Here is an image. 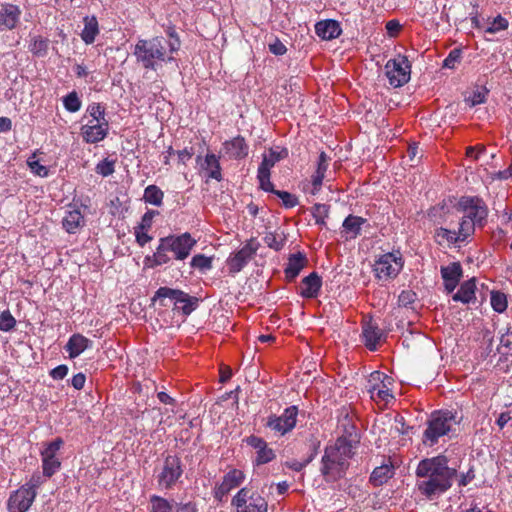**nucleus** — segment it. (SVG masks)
I'll return each mask as SVG.
<instances>
[{
  "label": "nucleus",
  "mask_w": 512,
  "mask_h": 512,
  "mask_svg": "<svg viewBox=\"0 0 512 512\" xmlns=\"http://www.w3.org/2000/svg\"><path fill=\"white\" fill-rule=\"evenodd\" d=\"M445 455L424 458L419 461L415 474L416 487L421 495L433 501L445 494L457 477V469L449 466Z\"/></svg>",
  "instance_id": "f257e3e1"
},
{
  "label": "nucleus",
  "mask_w": 512,
  "mask_h": 512,
  "mask_svg": "<svg viewBox=\"0 0 512 512\" xmlns=\"http://www.w3.org/2000/svg\"><path fill=\"white\" fill-rule=\"evenodd\" d=\"M354 443L353 440L340 437L325 448L320 471L326 481H336L345 475L349 466L348 460L353 455Z\"/></svg>",
  "instance_id": "f03ea898"
},
{
  "label": "nucleus",
  "mask_w": 512,
  "mask_h": 512,
  "mask_svg": "<svg viewBox=\"0 0 512 512\" xmlns=\"http://www.w3.org/2000/svg\"><path fill=\"white\" fill-rule=\"evenodd\" d=\"M460 421L461 417L456 411L446 409L433 412L423 433L422 443L427 447L434 446L441 437L453 431Z\"/></svg>",
  "instance_id": "7ed1b4c3"
},
{
  "label": "nucleus",
  "mask_w": 512,
  "mask_h": 512,
  "mask_svg": "<svg viewBox=\"0 0 512 512\" xmlns=\"http://www.w3.org/2000/svg\"><path fill=\"white\" fill-rule=\"evenodd\" d=\"M133 55L145 69L156 70L158 62L166 59L164 39L162 37L139 39L134 46Z\"/></svg>",
  "instance_id": "20e7f679"
},
{
  "label": "nucleus",
  "mask_w": 512,
  "mask_h": 512,
  "mask_svg": "<svg viewBox=\"0 0 512 512\" xmlns=\"http://www.w3.org/2000/svg\"><path fill=\"white\" fill-rule=\"evenodd\" d=\"M152 302H158L162 307L173 305L174 309L180 310L183 315L188 316L198 307L199 299L182 290L160 287L152 297Z\"/></svg>",
  "instance_id": "39448f33"
},
{
  "label": "nucleus",
  "mask_w": 512,
  "mask_h": 512,
  "mask_svg": "<svg viewBox=\"0 0 512 512\" xmlns=\"http://www.w3.org/2000/svg\"><path fill=\"white\" fill-rule=\"evenodd\" d=\"M404 265L399 252H388L378 257L373 265V271L377 279L387 281L395 278Z\"/></svg>",
  "instance_id": "423d86ee"
},
{
  "label": "nucleus",
  "mask_w": 512,
  "mask_h": 512,
  "mask_svg": "<svg viewBox=\"0 0 512 512\" xmlns=\"http://www.w3.org/2000/svg\"><path fill=\"white\" fill-rule=\"evenodd\" d=\"M231 505L236 512H267L268 503L260 494L241 488L232 498Z\"/></svg>",
  "instance_id": "0eeeda50"
},
{
  "label": "nucleus",
  "mask_w": 512,
  "mask_h": 512,
  "mask_svg": "<svg viewBox=\"0 0 512 512\" xmlns=\"http://www.w3.org/2000/svg\"><path fill=\"white\" fill-rule=\"evenodd\" d=\"M183 474L182 463L178 456L168 455L157 473V483L161 489H171Z\"/></svg>",
  "instance_id": "6e6552de"
},
{
  "label": "nucleus",
  "mask_w": 512,
  "mask_h": 512,
  "mask_svg": "<svg viewBox=\"0 0 512 512\" xmlns=\"http://www.w3.org/2000/svg\"><path fill=\"white\" fill-rule=\"evenodd\" d=\"M463 212L461 221H470L475 226H482L488 215V209L484 201L478 197H462L458 203Z\"/></svg>",
  "instance_id": "1a4fd4ad"
},
{
  "label": "nucleus",
  "mask_w": 512,
  "mask_h": 512,
  "mask_svg": "<svg viewBox=\"0 0 512 512\" xmlns=\"http://www.w3.org/2000/svg\"><path fill=\"white\" fill-rule=\"evenodd\" d=\"M385 72L390 85L401 87L410 79L411 66L405 56L399 55L386 63Z\"/></svg>",
  "instance_id": "9d476101"
},
{
  "label": "nucleus",
  "mask_w": 512,
  "mask_h": 512,
  "mask_svg": "<svg viewBox=\"0 0 512 512\" xmlns=\"http://www.w3.org/2000/svg\"><path fill=\"white\" fill-rule=\"evenodd\" d=\"M298 408L297 406H290L284 412L277 415H270L266 418L265 426L272 430L274 433L283 436L292 431L297 422Z\"/></svg>",
  "instance_id": "9b49d317"
},
{
  "label": "nucleus",
  "mask_w": 512,
  "mask_h": 512,
  "mask_svg": "<svg viewBox=\"0 0 512 512\" xmlns=\"http://www.w3.org/2000/svg\"><path fill=\"white\" fill-rule=\"evenodd\" d=\"M162 239L165 242L166 248L173 253L174 258L180 261L185 260L190 255L197 242L188 232L163 237Z\"/></svg>",
  "instance_id": "f8f14e48"
},
{
  "label": "nucleus",
  "mask_w": 512,
  "mask_h": 512,
  "mask_svg": "<svg viewBox=\"0 0 512 512\" xmlns=\"http://www.w3.org/2000/svg\"><path fill=\"white\" fill-rule=\"evenodd\" d=\"M473 234V223L470 221H460L458 230L439 228L436 230L435 237L439 244L455 245L464 242Z\"/></svg>",
  "instance_id": "ddd939ff"
},
{
  "label": "nucleus",
  "mask_w": 512,
  "mask_h": 512,
  "mask_svg": "<svg viewBox=\"0 0 512 512\" xmlns=\"http://www.w3.org/2000/svg\"><path fill=\"white\" fill-rule=\"evenodd\" d=\"M63 445L61 438H56L52 442L48 443L46 447L41 451L43 476L50 478L53 476L61 467V462L57 457V453Z\"/></svg>",
  "instance_id": "4468645a"
},
{
  "label": "nucleus",
  "mask_w": 512,
  "mask_h": 512,
  "mask_svg": "<svg viewBox=\"0 0 512 512\" xmlns=\"http://www.w3.org/2000/svg\"><path fill=\"white\" fill-rule=\"evenodd\" d=\"M385 381L390 383V378L385 376L383 373L375 371L371 374L367 390L372 400L389 403L394 399L393 394Z\"/></svg>",
  "instance_id": "2eb2a0df"
},
{
  "label": "nucleus",
  "mask_w": 512,
  "mask_h": 512,
  "mask_svg": "<svg viewBox=\"0 0 512 512\" xmlns=\"http://www.w3.org/2000/svg\"><path fill=\"white\" fill-rule=\"evenodd\" d=\"M36 496L37 492L29 491L21 486L10 494L7 501V509L9 512H27Z\"/></svg>",
  "instance_id": "dca6fc26"
},
{
  "label": "nucleus",
  "mask_w": 512,
  "mask_h": 512,
  "mask_svg": "<svg viewBox=\"0 0 512 512\" xmlns=\"http://www.w3.org/2000/svg\"><path fill=\"white\" fill-rule=\"evenodd\" d=\"M22 11L19 6L12 3L0 4V32L10 31L20 22Z\"/></svg>",
  "instance_id": "f3484780"
},
{
  "label": "nucleus",
  "mask_w": 512,
  "mask_h": 512,
  "mask_svg": "<svg viewBox=\"0 0 512 512\" xmlns=\"http://www.w3.org/2000/svg\"><path fill=\"white\" fill-rule=\"evenodd\" d=\"M440 273L445 290L448 293L455 290L463 276L462 266L459 262H452L446 266H441Z\"/></svg>",
  "instance_id": "a211bd4d"
},
{
  "label": "nucleus",
  "mask_w": 512,
  "mask_h": 512,
  "mask_svg": "<svg viewBox=\"0 0 512 512\" xmlns=\"http://www.w3.org/2000/svg\"><path fill=\"white\" fill-rule=\"evenodd\" d=\"M362 337L369 350H376L379 342L384 337L383 331L372 320L363 323Z\"/></svg>",
  "instance_id": "6ab92c4d"
},
{
  "label": "nucleus",
  "mask_w": 512,
  "mask_h": 512,
  "mask_svg": "<svg viewBox=\"0 0 512 512\" xmlns=\"http://www.w3.org/2000/svg\"><path fill=\"white\" fill-rule=\"evenodd\" d=\"M488 96L489 90L485 86H475L464 92V108L474 109L477 106L486 103Z\"/></svg>",
  "instance_id": "aec40b11"
},
{
  "label": "nucleus",
  "mask_w": 512,
  "mask_h": 512,
  "mask_svg": "<svg viewBox=\"0 0 512 512\" xmlns=\"http://www.w3.org/2000/svg\"><path fill=\"white\" fill-rule=\"evenodd\" d=\"M223 153L229 158L241 159L248 154V145L243 137L237 136L223 144Z\"/></svg>",
  "instance_id": "412c9836"
},
{
  "label": "nucleus",
  "mask_w": 512,
  "mask_h": 512,
  "mask_svg": "<svg viewBox=\"0 0 512 512\" xmlns=\"http://www.w3.org/2000/svg\"><path fill=\"white\" fill-rule=\"evenodd\" d=\"M315 32L323 40H332L340 36L342 29L336 20L328 19L317 22Z\"/></svg>",
  "instance_id": "4be33fe9"
},
{
  "label": "nucleus",
  "mask_w": 512,
  "mask_h": 512,
  "mask_svg": "<svg viewBox=\"0 0 512 512\" xmlns=\"http://www.w3.org/2000/svg\"><path fill=\"white\" fill-rule=\"evenodd\" d=\"M321 286V277L316 272H312L302 280L300 295L304 298H315L318 296Z\"/></svg>",
  "instance_id": "5701e85b"
},
{
  "label": "nucleus",
  "mask_w": 512,
  "mask_h": 512,
  "mask_svg": "<svg viewBox=\"0 0 512 512\" xmlns=\"http://www.w3.org/2000/svg\"><path fill=\"white\" fill-rule=\"evenodd\" d=\"M92 346V341L81 334H73L65 345L71 359L78 357L87 348Z\"/></svg>",
  "instance_id": "b1692460"
},
{
  "label": "nucleus",
  "mask_w": 512,
  "mask_h": 512,
  "mask_svg": "<svg viewBox=\"0 0 512 512\" xmlns=\"http://www.w3.org/2000/svg\"><path fill=\"white\" fill-rule=\"evenodd\" d=\"M288 156V151L285 148L270 149L268 155L263 156V160L258 167L262 177L267 178L268 172L275 165L276 162Z\"/></svg>",
  "instance_id": "393cba45"
},
{
  "label": "nucleus",
  "mask_w": 512,
  "mask_h": 512,
  "mask_svg": "<svg viewBox=\"0 0 512 512\" xmlns=\"http://www.w3.org/2000/svg\"><path fill=\"white\" fill-rule=\"evenodd\" d=\"M254 251L249 246H245L228 259L230 273L240 272L248 261L252 258Z\"/></svg>",
  "instance_id": "a878e982"
},
{
  "label": "nucleus",
  "mask_w": 512,
  "mask_h": 512,
  "mask_svg": "<svg viewBox=\"0 0 512 512\" xmlns=\"http://www.w3.org/2000/svg\"><path fill=\"white\" fill-rule=\"evenodd\" d=\"M329 160L330 159L325 152L320 153L316 171L312 176L313 194L317 193L321 188L322 182L325 178V174L329 166Z\"/></svg>",
  "instance_id": "bb28decb"
},
{
  "label": "nucleus",
  "mask_w": 512,
  "mask_h": 512,
  "mask_svg": "<svg viewBox=\"0 0 512 512\" xmlns=\"http://www.w3.org/2000/svg\"><path fill=\"white\" fill-rule=\"evenodd\" d=\"M475 290V279L467 280L461 284L460 289L452 296V299L456 302L469 304L476 300Z\"/></svg>",
  "instance_id": "cd10ccee"
},
{
  "label": "nucleus",
  "mask_w": 512,
  "mask_h": 512,
  "mask_svg": "<svg viewBox=\"0 0 512 512\" xmlns=\"http://www.w3.org/2000/svg\"><path fill=\"white\" fill-rule=\"evenodd\" d=\"M84 224V217L81 214L79 209H71L68 210L62 220L63 228L68 233H76L77 230L83 226Z\"/></svg>",
  "instance_id": "c85d7f7f"
},
{
  "label": "nucleus",
  "mask_w": 512,
  "mask_h": 512,
  "mask_svg": "<svg viewBox=\"0 0 512 512\" xmlns=\"http://www.w3.org/2000/svg\"><path fill=\"white\" fill-rule=\"evenodd\" d=\"M306 265V257L302 253L292 254L285 268L286 278L293 280Z\"/></svg>",
  "instance_id": "c756f323"
},
{
  "label": "nucleus",
  "mask_w": 512,
  "mask_h": 512,
  "mask_svg": "<svg viewBox=\"0 0 512 512\" xmlns=\"http://www.w3.org/2000/svg\"><path fill=\"white\" fill-rule=\"evenodd\" d=\"M366 223V219L349 215L345 218L343 221L342 227H343V233L346 234V238H356L360 232L362 225Z\"/></svg>",
  "instance_id": "7c9ffc66"
},
{
  "label": "nucleus",
  "mask_w": 512,
  "mask_h": 512,
  "mask_svg": "<svg viewBox=\"0 0 512 512\" xmlns=\"http://www.w3.org/2000/svg\"><path fill=\"white\" fill-rule=\"evenodd\" d=\"M99 33L98 21L95 16L84 18V29L81 32V39L85 44H92Z\"/></svg>",
  "instance_id": "2f4dec72"
},
{
  "label": "nucleus",
  "mask_w": 512,
  "mask_h": 512,
  "mask_svg": "<svg viewBox=\"0 0 512 512\" xmlns=\"http://www.w3.org/2000/svg\"><path fill=\"white\" fill-rule=\"evenodd\" d=\"M394 475V468L392 465H381L376 467L370 476V482L374 486H381L386 483Z\"/></svg>",
  "instance_id": "473e14b6"
},
{
  "label": "nucleus",
  "mask_w": 512,
  "mask_h": 512,
  "mask_svg": "<svg viewBox=\"0 0 512 512\" xmlns=\"http://www.w3.org/2000/svg\"><path fill=\"white\" fill-rule=\"evenodd\" d=\"M87 112L96 123L93 125H84L82 128H102L108 125V120L105 118V110L101 104L93 103L89 105Z\"/></svg>",
  "instance_id": "72a5a7b5"
},
{
  "label": "nucleus",
  "mask_w": 512,
  "mask_h": 512,
  "mask_svg": "<svg viewBox=\"0 0 512 512\" xmlns=\"http://www.w3.org/2000/svg\"><path fill=\"white\" fill-rule=\"evenodd\" d=\"M149 512H174L175 503L158 495L150 496Z\"/></svg>",
  "instance_id": "f704fd0d"
},
{
  "label": "nucleus",
  "mask_w": 512,
  "mask_h": 512,
  "mask_svg": "<svg viewBox=\"0 0 512 512\" xmlns=\"http://www.w3.org/2000/svg\"><path fill=\"white\" fill-rule=\"evenodd\" d=\"M49 40L41 36H33L30 39L28 49L36 57H45L48 52Z\"/></svg>",
  "instance_id": "c9c22d12"
},
{
  "label": "nucleus",
  "mask_w": 512,
  "mask_h": 512,
  "mask_svg": "<svg viewBox=\"0 0 512 512\" xmlns=\"http://www.w3.org/2000/svg\"><path fill=\"white\" fill-rule=\"evenodd\" d=\"M245 479L242 471L233 469L226 473L223 477L221 484H223L229 491L240 486Z\"/></svg>",
  "instance_id": "e433bc0d"
},
{
  "label": "nucleus",
  "mask_w": 512,
  "mask_h": 512,
  "mask_svg": "<svg viewBox=\"0 0 512 512\" xmlns=\"http://www.w3.org/2000/svg\"><path fill=\"white\" fill-rule=\"evenodd\" d=\"M205 171L209 178L220 181L221 168L218 158L214 154H207L205 157Z\"/></svg>",
  "instance_id": "4c0bfd02"
},
{
  "label": "nucleus",
  "mask_w": 512,
  "mask_h": 512,
  "mask_svg": "<svg viewBox=\"0 0 512 512\" xmlns=\"http://www.w3.org/2000/svg\"><path fill=\"white\" fill-rule=\"evenodd\" d=\"M164 194L156 185H149L144 190V201L154 206H161Z\"/></svg>",
  "instance_id": "58836bf2"
},
{
  "label": "nucleus",
  "mask_w": 512,
  "mask_h": 512,
  "mask_svg": "<svg viewBox=\"0 0 512 512\" xmlns=\"http://www.w3.org/2000/svg\"><path fill=\"white\" fill-rule=\"evenodd\" d=\"M286 241V236L283 232H269L264 237L265 244L274 249L275 251H279L283 248Z\"/></svg>",
  "instance_id": "ea45409f"
},
{
  "label": "nucleus",
  "mask_w": 512,
  "mask_h": 512,
  "mask_svg": "<svg viewBox=\"0 0 512 512\" xmlns=\"http://www.w3.org/2000/svg\"><path fill=\"white\" fill-rule=\"evenodd\" d=\"M169 251L168 248H166L164 240L161 238L159 241V245L153 254L152 258H147L148 260H153V265L155 266H161L164 264H167L170 261V257L167 255V252Z\"/></svg>",
  "instance_id": "a19ab883"
},
{
  "label": "nucleus",
  "mask_w": 512,
  "mask_h": 512,
  "mask_svg": "<svg viewBox=\"0 0 512 512\" xmlns=\"http://www.w3.org/2000/svg\"><path fill=\"white\" fill-rule=\"evenodd\" d=\"M27 165L33 174H35L39 177H47L48 176V168L39 163L36 153H33L27 159Z\"/></svg>",
  "instance_id": "79ce46f5"
},
{
  "label": "nucleus",
  "mask_w": 512,
  "mask_h": 512,
  "mask_svg": "<svg viewBox=\"0 0 512 512\" xmlns=\"http://www.w3.org/2000/svg\"><path fill=\"white\" fill-rule=\"evenodd\" d=\"M81 104H82V102H81L76 91H72V92L68 93L63 98V105H64L65 109L69 112L79 111L81 108Z\"/></svg>",
  "instance_id": "37998d69"
},
{
  "label": "nucleus",
  "mask_w": 512,
  "mask_h": 512,
  "mask_svg": "<svg viewBox=\"0 0 512 512\" xmlns=\"http://www.w3.org/2000/svg\"><path fill=\"white\" fill-rule=\"evenodd\" d=\"M491 306L494 309V311L498 313H502L507 308V299L504 293H501L499 291H493L491 293Z\"/></svg>",
  "instance_id": "c03bdc74"
},
{
  "label": "nucleus",
  "mask_w": 512,
  "mask_h": 512,
  "mask_svg": "<svg viewBox=\"0 0 512 512\" xmlns=\"http://www.w3.org/2000/svg\"><path fill=\"white\" fill-rule=\"evenodd\" d=\"M190 265L192 268L205 272L212 268V260L203 254H197L191 259Z\"/></svg>",
  "instance_id": "a18cd8bd"
},
{
  "label": "nucleus",
  "mask_w": 512,
  "mask_h": 512,
  "mask_svg": "<svg viewBox=\"0 0 512 512\" xmlns=\"http://www.w3.org/2000/svg\"><path fill=\"white\" fill-rule=\"evenodd\" d=\"M508 26H509L508 20L506 18L502 17L501 15H498L490 22L488 27L485 29V33L495 34L500 31L506 30L508 28Z\"/></svg>",
  "instance_id": "49530a36"
},
{
  "label": "nucleus",
  "mask_w": 512,
  "mask_h": 512,
  "mask_svg": "<svg viewBox=\"0 0 512 512\" xmlns=\"http://www.w3.org/2000/svg\"><path fill=\"white\" fill-rule=\"evenodd\" d=\"M16 325V320L9 310H5L0 314V331H11Z\"/></svg>",
  "instance_id": "de8ad7c7"
},
{
  "label": "nucleus",
  "mask_w": 512,
  "mask_h": 512,
  "mask_svg": "<svg viewBox=\"0 0 512 512\" xmlns=\"http://www.w3.org/2000/svg\"><path fill=\"white\" fill-rule=\"evenodd\" d=\"M312 216L316 224L324 225L325 218L328 216V206L325 204H315L312 207Z\"/></svg>",
  "instance_id": "09e8293b"
},
{
  "label": "nucleus",
  "mask_w": 512,
  "mask_h": 512,
  "mask_svg": "<svg viewBox=\"0 0 512 512\" xmlns=\"http://www.w3.org/2000/svg\"><path fill=\"white\" fill-rule=\"evenodd\" d=\"M274 458H275L274 451L271 448H269L268 445H266L261 450L256 452L255 463L257 465H263V464L269 463Z\"/></svg>",
  "instance_id": "8fccbe9b"
},
{
  "label": "nucleus",
  "mask_w": 512,
  "mask_h": 512,
  "mask_svg": "<svg viewBox=\"0 0 512 512\" xmlns=\"http://www.w3.org/2000/svg\"><path fill=\"white\" fill-rule=\"evenodd\" d=\"M106 130H85L82 138L87 143H97L106 137Z\"/></svg>",
  "instance_id": "3c124183"
},
{
  "label": "nucleus",
  "mask_w": 512,
  "mask_h": 512,
  "mask_svg": "<svg viewBox=\"0 0 512 512\" xmlns=\"http://www.w3.org/2000/svg\"><path fill=\"white\" fill-rule=\"evenodd\" d=\"M97 174L107 177L114 173V161L109 159H104L100 161L95 168Z\"/></svg>",
  "instance_id": "603ef678"
},
{
  "label": "nucleus",
  "mask_w": 512,
  "mask_h": 512,
  "mask_svg": "<svg viewBox=\"0 0 512 512\" xmlns=\"http://www.w3.org/2000/svg\"><path fill=\"white\" fill-rule=\"evenodd\" d=\"M44 476L40 473H34L29 481L22 485L23 488H27L29 491L37 492V489L44 483Z\"/></svg>",
  "instance_id": "864d4df0"
},
{
  "label": "nucleus",
  "mask_w": 512,
  "mask_h": 512,
  "mask_svg": "<svg viewBox=\"0 0 512 512\" xmlns=\"http://www.w3.org/2000/svg\"><path fill=\"white\" fill-rule=\"evenodd\" d=\"M275 194L282 200L286 208H292L298 204L297 198L289 192L278 190L275 191Z\"/></svg>",
  "instance_id": "5fc2aeb1"
},
{
  "label": "nucleus",
  "mask_w": 512,
  "mask_h": 512,
  "mask_svg": "<svg viewBox=\"0 0 512 512\" xmlns=\"http://www.w3.org/2000/svg\"><path fill=\"white\" fill-rule=\"evenodd\" d=\"M461 52L458 49L452 50L443 61V67L453 69L460 62Z\"/></svg>",
  "instance_id": "6e6d98bb"
},
{
  "label": "nucleus",
  "mask_w": 512,
  "mask_h": 512,
  "mask_svg": "<svg viewBox=\"0 0 512 512\" xmlns=\"http://www.w3.org/2000/svg\"><path fill=\"white\" fill-rule=\"evenodd\" d=\"M159 212L155 210H148L141 218V222L137 225V227L142 230H149L152 226L153 219Z\"/></svg>",
  "instance_id": "4d7b16f0"
},
{
  "label": "nucleus",
  "mask_w": 512,
  "mask_h": 512,
  "mask_svg": "<svg viewBox=\"0 0 512 512\" xmlns=\"http://www.w3.org/2000/svg\"><path fill=\"white\" fill-rule=\"evenodd\" d=\"M147 231L148 230H142L141 228H139L137 226L134 228V235L136 238V242L141 247H143L144 245H146L148 242H150L152 240V237L150 235H148Z\"/></svg>",
  "instance_id": "13d9d810"
},
{
  "label": "nucleus",
  "mask_w": 512,
  "mask_h": 512,
  "mask_svg": "<svg viewBox=\"0 0 512 512\" xmlns=\"http://www.w3.org/2000/svg\"><path fill=\"white\" fill-rule=\"evenodd\" d=\"M269 51L274 55L281 56L286 53V46L278 39H275L273 43L269 44Z\"/></svg>",
  "instance_id": "bf43d9fd"
},
{
  "label": "nucleus",
  "mask_w": 512,
  "mask_h": 512,
  "mask_svg": "<svg viewBox=\"0 0 512 512\" xmlns=\"http://www.w3.org/2000/svg\"><path fill=\"white\" fill-rule=\"evenodd\" d=\"M68 370L66 365H59L51 370L50 376L55 380H61L67 376Z\"/></svg>",
  "instance_id": "052dcab7"
},
{
  "label": "nucleus",
  "mask_w": 512,
  "mask_h": 512,
  "mask_svg": "<svg viewBox=\"0 0 512 512\" xmlns=\"http://www.w3.org/2000/svg\"><path fill=\"white\" fill-rule=\"evenodd\" d=\"M246 442L249 446L254 448L256 450V452H258L259 450H261L263 447H265L267 445V443L262 438L253 436V435L249 436L246 439Z\"/></svg>",
  "instance_id": "680f3d73"
},
{
  "label": "nucleus",
  "mask_w": 512,
  "mask_h": 512,
  "mask_svg": "<svg viewBox=\"0 0 512 512\" xmlns=\"http://www.w3.org/2000/svg\"><path fill=\"white\" fill-rule=\"evenodd\" d=\"M263 175L258 170V179L261 185V188L265 191H271L275 193L276 190L273 189V184L270 182V172H268L267 178L262 177Z\"/></svg>",
  "instance_id": "e2e57ef3"
},
{
  "label": "nucleus",
  "mask_w": 512,
  "mask_h": 512,
  "mask_svg": "<svg viewBox=\"0 0 512 512\" xmlns=\"http://www.w3.org/2000/svg\"><path fill=\"white\" fill-rule=\"evenodd\" d=\"M85 381H86V376L85 374L83 373H78L76 375H74L71 379V384L72 386L77 389V390H80L84 387L85 385Z\"/></svg>",
  "instance_id": "0e129e2a"
},
{
  "label": "nucleus",
  "mask_w": 512,
  "mask_h": 512,
  "mask_svg": "<svg viewBox=\"0 0 512 512\" xmlns=\"http://www.w3.org/2000/svg\"><path fill=\"white\" fill-rule=\"evenodd\" d=\"M229 492L230 491L223 484L220 483L214 488L213 495L217 501L221 502Z\"/></svg>",
  "instance_id": "69168bd1"
},
{
  "label": "nucleus",
  "mask_w": 512,
  "mask_h": 512,
  "mask_svg": "<svg viewBox=\"0 0 512 512\" xmlns=\"http://www.w3.org/2000/svg\"><path fill=\"white\" fill-rule=\"evenodd\" d=\"M456 478L458 480V485L460 487H464V486L468 485L472 481V479L474 478V474L470 470L467 473H462L460 475L457 474Z\"/></svg>",
  "instance_id": "338daca9"
},
{
  "label": "nucleus",
  "mask_w": 512,
  "mask_h": 512,
  "mask_svg": "<svg viewBox=\"0 0 512 512\" xmlns=\"http://www.w3.org/2000/svg\"><path fill=\"white\" fill-rule=\"evenodd\" d=\"M415 294L411 291H403L399 295V303L403 306H407L408 304L412 303L414 301Z\"/></svg>",
  "instance_id": "774afa93"
}]
</instances>
